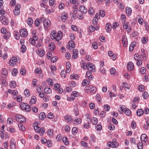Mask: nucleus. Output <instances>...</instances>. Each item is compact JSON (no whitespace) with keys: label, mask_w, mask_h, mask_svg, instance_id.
Instances as JSON below:
<instances>
[{"label":"nucleus","mask_w":149,"mask_h":149,"mask_svg":"<svg viewBox=\"0 0 149 149\" xmlns=\"http://www.w3.org/2000/svg\"><path fill=\"white\" fill-rule=\"evenodd\" d=\"M107 144L108 146L111 148H116L118 146V143L116 142H109Z\"/></svg>","instance_id":"obj_7"},{"label":"nucleus","mask_w":149,"mask_h":149,"mask_svg":"<svg viewBox=\"0 0 149 149\" xmlns=\"http://www.w3.org/2000/svg\"><path fill=\"white\" fill-rule=\"evenodd\" d=\"M69 85L70 86L74 87L76 86V84L73 81H71L69 82Z\"/></svg>","instance_id":"obj_41"},{"label":"nucleus","mask_w":149,"mask_h":149,"mask_svg":"<svg viewBox=\"0 0 149 149\" xmlns=\"http://www.w3.org/2000/svg\"><path fill=\"white\" fill-rule=\"evenodd\" d=\"M92 123L94 125H95L97 124L98 121L97 118L95 117H93L91 120V121Z\"/></svg>","instance_id":"obj_28"},{"label":"nucleus","mask_w":149,"mask_h":149,"mask_svg":"<svg viewBox=\"0 0 149 149\" xmlns=\"http://www.w3.org/2000/svg\"><path fill=\"white\" fill-rule=\"evenodd\" d=\"M143 98L145 99L147 98L148 97V95L147 92H144L142 94Z\"/></svg>","instance_id":"obj_44"},{"label":"nucleus","mask_w":149,"mask_h":149,"mask_svg":"<svg viewBox=\"0 0 149 149\" xmlns=\"http://www.w3.org/2000/svg\"><path fill=\"white\" fill-rule=\"evenodd\" d=\"M142 42L143 44H146L148 41V39L146 37H143L141 38Z\"/></svg>","instance_id":"obj_34"},{"label":"nucleus","mask_w":149,"mask_h":149,"mask_svg":"<svg viewBox=\"0 0 149 149\" xmlns=\"http://www.w3.org/2000/svg\"><path fill=\"white\" fill-rule=\"evenodd\" d=\"M127 66L128 69L130 70H131L134 68V65L131 61L128 63Z\"/></svg>","instance_id":"obj_15"},{"label":"nucleus","mask_w":149,"mask_h":149,"mask_svg":"<svg viewBox=\"0 0 149 149\" xmlns=\"http://www.w3.org/2000/svg\"><path fill=\"white\" fill-rule=\"evenodd\" d=\"M91 88L89 91H87V93H90L91 94H93L95 93L96 91V89L95 87L93 86H91Z\"/></svg>","instance_id":"obj_13"},{"label":"nucleus","mask_w":149,"mask_h":149,"mask_svg":"<svg viewBox=\"0 0 149 149\" xmlns=\"http://www.w3.org/2000/svg\"><path fill=\"white\" fill-rule=\"evenodd\" d=\"M80 10L79 11H80L81 12L83 13H86L87 12V8L84 6H81L79 7Z\"/></svg>","instance_id":"obj_12"},{"label":"nucleus","mask_w":149,"mask_h":149,"mask_svg":"<svg viewBox=\"0 0 149 149\" xmlns=\"http://www.w3.org/2000/svg\"><path fill=\"white\" fill-rule=\"evenodd\" d=\"M24 94L26 96H29L30 95V92L28 89L25 90L24 92Z\"/></svg>","instance_id":"obj_48"},{"label":"nucleus","mask_w":149,"mask_h":149,"mask_svg":"<svg viewBox=\"0 0 149 149\" xmlns=\"http://www.w3.org/2000/svg\"><path fill=\"white\" fill-rule=\"evenodd\" d=\"M34 129L36 131L40 134V135L42 136L43 135L45 132V130L44 128H41L38 126L37 124H34L33 125Z\"/></svg>","instance_id":"obj_1"},{"label":"nucleus","mask_w":149,"mask_h":149,"mask_svg":"<svg viewBox=\"0 0 149 149\" xmlns=\"http://www.w3.org/2000/svg\"><path fill=\"white\" fill-rule=\"evenodd\" d=\"M17 70L16 68H14L13 70V71L12 72V74L13 75V76H16L17 74Z\"/></svg>","instance_id":"obj_47"},{"label":"nucleus","mask_w":149,"mask_h":149,"mask_svg":"<svg viewBox=\"0 0 149 149\" xmlns=\"http://www.w3.org/2000/svg\"><path fill=\"white\" fill-rule=\"evenodd\" d=\"M69 45L70 47L72 48H74L75 47V45L73 42L72 40H70L69 42Z\"/></svg>","instance_id":"obj_45"},{"label":"nucleus","mask_w":149,"mask_h":149,"mask_svg":"<svg viewBox=\"0 0 149 149\" xmlns=\"http://www.w3.org/2000/svg\"><path fill=\"white\" fill-rule=\"evenodd\" d=\"M98 18H94V19H93L92 21L93 24L94 25L97 24V23L98 22Z\"/></svg>","instance_id":"obj_51"},{"label":"nucleus","mask_w":149,"mask_h":149,"mask_svg":"<svg viewBox=\"0 0 149 149\" xmlns=\"http://www.w3.org/2000/svg\"><path fill=\"white\" fill-rule=\"evenodd\" d=\"M68 14L65 12L63 13L61 16V18L62 21L63 22H65L66 20L68 19Z\"/></svg>","instance_id":"obj_11"},{"label":"nucleus","mask_w":149,"mask_h":149,"mask_svg":"<svg viewBox=\"0 0 149 149\" xmlns=\"http://www.w3.org/2000/svg\"><path fill=\"white\" fill-rule=\"evenodd\" d=\"M27 23L29 25H31L33 23V21L31 17L27 19Z\"/></svg>","instance_id":"obj_31"},{"label":"nucleus","mask_w":149,"mask_h":149,"mask_svg":"<svg viewBox=\"0 0 149 149\" xmlns=\"http://www.w3.org/2000/svg\"><path fill=\"white\" fill-rule=\"evenodd\" d=\"M44 91H45V93L46 94L50 93L52 92L51 89L49 87H46Z\"/></svg>","instance_id":"obj_24"},{"label":"nucleus","mask_w":149,"mask_h":149,"mask_svg":"<svg viewBox=\"0 0 149 149\" xmlns=\"http://www.w3.org/2000/svg\"><path fill=\"white\" fill-rule=\"evenodd\" d=\"M148 136L147 135L144 134H142L141 136L140 139L142 141L144 142V143H146V142L147 140Z\"/></svg>","instance_id":"obj_10"},{"label":"nucleus","mask_w":149,"mask_h":149,"mask_svg":"<svg viewBox=\"0 0 149 149\" xmlns=\"http://www.w3.org/2000/svg\"><path fill=\"white\" fill-rule=\"evenodd\" d=\"M89 29L91 32H93L95 30V27L91 25L89 26Z\"/></svg>","instance_id":"obj_59"},{"label":"nucleus","mask_w":149,"mask_h":149,"mask_svg":"<svg viewBox=\"0 0 149 149\" xmlns=\"http://www.w3.org/2000/svg\"><path fill=\"white\" fill-rule=\"evenodd\" d=\"M126 12L127 15L129 16L132 13V10L131 8L129 7H127L126 8Z\"/></svg>","instance_id":"obj_19"},{"label":"nucleus","mask_w":149,"mask_h":149,"mask_svg":"<svg viewBox=\"0 0 149 149\" xmlns=\"http://www.w3.org/2000/svg\"><path fill=\"white\" fill-rule=\"evenodd\" d=\"M50 36L52 40H55L56 36V32H53L51 33Z\"/></svg>","instance_id":"obj_32"},{"label":"nucleus","mask_w":149,"mask_h":149,"mask_svg":"<svg viewBox=\"0 0 149 149\" xmlns=\"http://www.w3.org/2000/svg\"><path fill=\"white\" fill-rule=\"evenodd\" d=\"M37 53L40 56L42 57L45 54V51L42 49H38Z\"/></svg>","instance_id":"obj_18"},{"label":"nucleus","mask_w":149,"mask_h":149,"mask_svg":"<svg viewBox=\"0 0 149 149\" xmlns=\"http://www.w3.org/2000/svg\"><path fill=\"white\" fill-rule=\"evenodd\" d=\"M78 10V9L76 10H73L74 14H73V15H72V16L74 19H76V18H77V17H78V14H77L76 12H77Z\"/></svg>","instance_id":"obj_35"},{"label":"nucleus","mask_w":149,"mask_h":149,"mask_svg":"<svg viewBox=\"0 0 149 149\" xmlns=\"http://www.w3.org/2000/svg\"><path fill=\"white\" fill-rule=\"evenodd\" d=\"M112 26L110 23H107L106 25L105 29L107 32H109L111 30Z\"/></svg>","instance_id":"obj_17"},{"label":"nucleus","mask_w":149,"mask_h":149,"mask_svg":"<svg viewBox=\"0 0 149 149\" xmlns=\"http://www.w3.org/2000/svg\"><path fill=\"white\" fill-rule=\"evenodd\" d=\"M46 117V115L44 112H41L40 114V118L42 120H43Z\"/></svg>","instance_id":"obj_33"},{"label":"nucleus","mask_w":149,"mask_h":149,"mask_svg":"<svg viewBox=\"0 0 149 149\" xmlns=\"http://www.w3.org/2000/svg\"><path fill=\"white\" fill-rule=\"evenodd\" d=\"M26 106H25L24 110L26 111L29 112L31 110V108L30 107L29 105H28L27 103L26 104Z\"/></svg>","instance_id":"obj_54"},{"label":"nucleus","mask_w":149,"mask_h":149,"mask_svg":"<svg viewBox=\"0 0 149 149\" xmlns=\"http://www.w3.org/2000/svg\"><path fill=\"white\" fill-rule=\"evenodd\" d=\"M16 120L18 122L23 123L25 122L26 121L25 118L21 115H17L16 117Z\"/></svg>","instance_id":"obj_2"},{"label":"nucleus","mask_w":149,"mask_h":149,"mask_svg":"<svg viewBox=\"0 0 149 149\" xmlns=\"http://www.w3.org/2000/svg\"><path fill=\"white\" fill-rule=\"evenodd\" d=\"M51 25V22L49 19H45L43 22V25L45 28H47L50 26Z\"/></svg>","instance_id":"obj_3"},{"label":"nucleus","mask_w":149,"mask_h":149,"mask_svg":"<svg viewBox=\"0 0 149 149\" xmlns=\"http://www.w3.org/2000/svg\"><path fill=\"white\" fill-rule=\"evenodd\" d=\"M90 82L87 79H84L82 83V84L84 86H85L89 84Z\"/></svg>","instance_id":"obj_38"},{"label":"nucleus","mask_w":149,"mask_h":149,"mask_svg":"<svg viewBox=\"0 0 149 149\" xmlns=\"http://www.w3.org/2000/svg\"><path fill=\"white\" fill-rule=\"evenodd\" d=\"M99 13L100 14V15L101 17H103L105 16V13L104 11L102 10H100L99 11Z\"/></svg>","instance_id":"obj_50"},{"label":"nucleus","mask_w":149,"mask_h":149,"mask_svg":"<svg viewBox=\"0 0 149 149\" xmlns=\"http://www.w3.org/2000/svg\"><path fill=\"white\" fill-rule=\"evenodd\" d=\"M66 73L65 71L64 70H62L61 73V77L63 78H64L65 77V74Z\"/></svg>","instance_id":"obj_56"},{"label":"nucleus","mask_w":149,"mask_h":149,"mask_svg":"<svg viewBox=\"0 0 149 149\" xmlns=\"http://www.w3.org/2000/svg\"><path fill=\"white\" fill-rule=\"evenodd\" d=\"M108 55L109 56L112 57L113 59H115L116 58V56L115 54H113V52L111 51H109L108 52Z\"/></svg>","instance_id":"obj_16"},{"label":"nucleus","mask_w":149,"mask_h":149,"mask_svg":"<svg viewBox=\"0 0 149 149\" xmlns=\"http://www.w3.org/2000/svg\"><path fill=\"white\" fill-rule=\"evenodd\" d=\"M2 71V74H3L5 76H7V72L6 69L5 68L3 69Z\"/></svg>","instance_id":"obj_64"},{"label":"nucleus","mask_w":149,"mask_h":149,"mask_svg":"<svg viewBox=\"0 0 149 149\" xmlns=\"http://www.w3.org/2000/svg\"><path fill=\"white\" fill-rule=\"evenodd\" d=\"M5 34L4 36V38L6 39H8L9 38L10 36V32L7 31L5 33Z\"/></svg>","instance_id":"obj_26"},{"label":"nucleus","mask_w":149,"mask_h":149,"mask_svg":"<svg viewBox=\"0 0 149 149\" xmlns=\"http://www.w3.org/2000/svg\"><path fill=\"white\" fill-rule=\"evenodd\" d=\"M63 142L66 145H68L69 144V142L68 141L67 138L66 137H63Z\"/></svg>","instance_id":"obj_46"},{"label":"nucleus","mask_w":149,"mask_h":149,"mask_svg":"<svg viewBox=\"0 0 149 149\" xmlns=\"http://www.w3.org/2000/svg\"><path fill=\"white\" fill-rule=\"evenodd\" d=\"M119 25V24L118 22H114L112 26V28L113 29H116V27L118 26Z\"/></svg>","instance_id":"obj_63"},{"label":"nucleus","mask_w":149,"mask_h":149,"mask_svg":"<svg viewBox=\"0 0 149 149\" xmlns=\"http://www.w3.org/2000/svg\"><path fill=\"white\" fill-rule=\"evenodd\" d=\"M70 77L72 79H76L78 78V75L76 74H72L70 75Z\"/></svg>","instance_id":"obj_42"},{"label":"nucleus","mask_w":149,"mask_h":149,"mask_svg":"<svg viewBox=\"0 0 149 149\" xmlns=\"http://www.w3.org/2000/svg\"><path fill=\"white\" fill-rule=\"evenodd\" d=\"M143 112L144 111L142 109H139L136 112L137 115L139 116H141L143 114Z\"/></svg>","instance_id":"obj_21"},{"label":"nucleus","mask_w":149,"mask_h":149,"mask_svg":"<svg viewBox=\"0 0 149 149\" xmlns=\"http://www.w3.org/2000/svg\"><path fill=\"white\" fill-rule=\"evenodd\" d=\"M125 107H123L122 106H120V109L119 111L120 113H123L124 111V110H125L126 109V108H125Z\"/></svg>","instance_id":"obj_52"},{"label":"nucleus","mask_w":149,"mask_h":149,"mask_svg":"<svg viewBox=\"0 0 149 149\" xmlns=\"http://www.w3.org/2000/svg\"><path fill=\"white\" fill-rule=\"evenodd\" d=\"M106 115V113L104 111H102L100 113V116L102 118H103Z\"/></svg>","instance_id":"obj_58"},{"label":"nucleus","mask_w":149,"mask_h":149,"mask_svg":"<svg viewBox=\"0 0 149 149\" xmlns=\"http://www.w3.org/2000/svg\"><path fill=\"white\" fill-rule=\"evenodd\" d=\"M125 113L127 116H130L131 115V111L129 109H127L126 108V109L124 110Z\"/></svg>","instance_id":"obj_29"},{"label":"nucleus","mask_w":149,"mask_h":149,"mask_svg":"<svg viewBox=\"0 0 149 149\" xmlns=\"http://www.w3.org/2000/svg\"><path fill=\"white\" fill-rule=\"evenodd\" d=\"M10 86L12 88H15L16 85V83L15 81H12L10 83Z\"/></svg>","instance_id":"obj_27"},{"label":"nucleus","mask_w":149,"mask_h":149,"mask_svg":"<svg viewBox=\"0 0 149 149\" xmlns=\"http://www.w3.org/2000/svg\"><path fill=\"white\" fill-rule=\"evenodd\" d=\"M18 126L19 129L22 131H24L25 130V127L23 125L22 123H19Z\"/></svg>","instance_id":"obj_40"},{"label":"nucleus","mask_w":149,"mask_h":149,"mask_svg":"<svg viewBox=\"0 0 149 149\" xmlns=\"http://www.w3.org/2000/svg\"><path fill=\"white\" fill-rule=\"evenodd\" d=\"M73 55L72 57L74 59L77 58L78 56V50L76 49H74L73 51Z\"/></svg>","instance_id":"obj_14"},{"label":"nucleus","mask_w":149,"mask_h":149,"mask_svg":"<svg viewBox=\"0 0 149 149\" xmlns=\"http://www.w3.org/2000/svg\"><path fill=\"white\" fill-rule=\"evenodd\" d=\"M26 103H24L23 102L21 103L20 104V107L23 110H24L25 106H26Z\"/></svg>","instance_id":"obj_57"},{"label":"nucleus","mask_w":149,"mask_h":149,"mask_svg":"<svg viewBox=\"0 0 149 149\" xmlns=\"http://www.w3.org/2000/svg\"><path fill=\"white\" fill-rule=\"evenodd\" d=\"M17 61V58L15 57H13L9 61V64L11 66L15 65Z\"/></svg>","instance_id":"obj_6"},{"label":"nucleus","mask_w":149,"mask_h":149,"mask_svg":"<svg viewBox=\"0 0 149 149\" xmlns=\"http://www.w3.org/2000/svg\"><path fill=\"white\" fill-rule=\"evenodd\" d=\"M21 36L23 37H25L28 35V33L26 29L24 28L21 29L19 32Z\"/></svg>","instance_id":"obj_4"},{"label":"nucleus","mask_w":149,"mask_h":149,"mask_svg":"<svg viewBox=\"0 0 149 149\" xmlns=\"http://www.w3.org/2000/svg\"><path fill=\"white\" fill-rule=\"evenodd\" d=\"M81 65H83V66H81V67H82L84 69H86L87 68V63L86 65L85 62L84 61H82L81 62Z\"/></svg>","instance_id":"obj_25"},{"label":"nucleus","mask_w":149,"mask_h":149,"mask_svg":"<svg viewBox=\"0 0 149 149\" xmlns=\"http://www.w3.org/2000/svg\"><path fill=\"white\" fill-rule=\"evenodd\" d=\"M36 102V97L35 96H32L31 98L30 103L31 104H33Z\"/></svg>","instance_id":"obj_30"},{"label":"nucleus","mask_w":149,"mask_h":149,"mask_svg":"<svg viewBox=\"0 0 149 149\" xmlns=\"http://www.w3.org/2000/svg\"><path fill=\"white\" fill-rule=\"evenodd\" d=\"M34 31L32 32V33L33 34V40L35 41H37L38 40V37L36 36L34 34Z\"/></svg>","instance_id":"obj_53"},{"label":"nucleus","mask_w":149,"mask_h":149,"mask_svg":"<svg viewBox=\"0 0 149 149\" xmlns=\"http://www.w3.org/2000/svg\"><path fill=\"white\" fill-rule=\"evenodd\" d=\"M139 90L141 91H143L145 90L144 86L143 85H140L139 86Z\"/></svg>","instance_id":"obj_62"},{"label":"nucleus","mask_w":149,"mask_h":149,"mask_svg":"<svg viewBox=\"0 0 149 149\" xmlns=\"http://www.w3.org/2000/svg\"><path fill=\"white\" fill-rule=\"evenodd\" d=\"M67 121V122H70L72 120V118L70 116L68 115H66L64 118Z\"/></svg>","instance_id":"obj_39"},{"label":"nucleus","mask_w":149,"mask_h":149,"mask_svg":"<svg viewBox=\"0 0 149 149\" xmlns=\"http://www.w3.org/2000/svg\"><path fill=\"white\" fill-rule=\"evenodd\" d=\"M47 81L49 86H52L53 85V83L52 79L49 78L47 79Z\"/></svg>","instance_id":"obj_49"},{"label":"nucleus","mask_w":149,"mask_h":149,"mask_svg":"<svg viewBox=\"0 0 149 149\" xmlns=\"http://www.w3.org/2000/svg\"><path fill=\"white\" fill-rule=\"evenodd\" d=\"M135 42H133L131 44L129 50L130 52L132 51L134 49V47L135 46Z\"/></svg>","instance_id":"obj_23"},{"label":"nucleus","mask_w":149,"mask_h":149,"mask_svg":"<svg viewBox=\"0 0 149 149\" xmlns=\"http://www.w3.org/2000/svg\"><path fill=\"white\" fill-rule=\"evenodd\" d=\"M90 127V125L88 122L85 123L84 125V127L85 128H89Z\"/></svg>","instance_id":"obj_60"},{"label":"nucleus","mask_w":149,"mask_h":149,"mask_svg":"<svg viewBox=\"0 0 149 149\" xmlns=\"http://www.w3.org/2000/svg\"><path fill=\"white\" fill-rule=\"evenodd\" d=\"M0 19L1 22L3 24H7L8 23V21L7 18L4 16L0 17Z\"/></svg>","instance_id":"obj_9"},{"label":"nucleus","mask_w":149,"mask_h":149,"mask_svg":"<svg viewBox=\"0 0 149 149\" xmlns=\"http://www.w3.org/2000/svg\"><path fill=\"white\" fill-rule=\"evenodd\" d=\"M10 147L11 149H16V143L13 139H11L10 140Z\"/></svg>","instance_id":"obj_8"},{"label":"nucleus","mask_w":149,"mask_h":149,"mask_svg":"<svg viewBox=\"0 0 149 149\" xmlns=\"http://www.w3.org/2000/svg\"><path fill=\"white\" fill-rule=\"evenodd\" d=\"M21 49L22 50L21 51L22 52V53H24L26 51V47L24 45H22L21 46Z\"/></svg>","instance_id":"obj_43"},{"label":"nucleus","mask_w":149,"mask_h":149,"mask_svg":"<svg viewBox=\"0 0 149 149\" xmlns=\"http://www.w3.org/2000/svg\"><path fill=\"white\" fill-rule=\"evenodd\" d=\"M87 69L90 70L94 72L95 71V66L93 63L89 62L87 63Z\"/></svg>","instance_id":"obj_5"},{"label":"nucleus","mask_w":149,"mask_h":149,"mask_svg":"<svg viewBox=\"0 0 149 149\" xmlns=\"http://www.w3.org/2000/svg\"><path fill=\"white\" fill-rule=\"evenodd\" d=\"M81 122V119L80 118H78L75 119L73 122L74 124L77 125L80 124Z\"/></svg>","instance_id":"obj_22"},{"label":"nucleus","mask_w":149,"mask_h":149,"mask_svg":"<svg viewBox=\"0 0 149 149\" xmlns=\"http://www.w3.org/2000/svg\"><path fill=\"white\" fill-rule=\"evenodd\" d=\"M143 143L142 142H139L137 145L138 149H142L143 148Z\"/></svg>","instance_id":"obj_37"},{"label":"nucleus","mask_w":149,"mask_h":149,"mask_svg":"<svg viewBox=\"0 0 149 149\" xmlns=\"http://www.w3.org/2000/svg\"><path fill=\"white\" fill-rule=\"evenodd\" d=\"M49 49L52 51L54 50L55 47V46L54 45V43L53 42H50L49 46Z\"/></svg>","instance_id":"obj_20"},{"label":"nucleus","mask_w":149,"mask_h":149,"mask_svg":"<svg viewBox=\"0 0 149 149\" xmlns=\"http://www.w3.org/2000/svg\"><path fill=\"white\" fill-rule=\"evenodd\" d=\"M102 126L99 124H97L95 126V129L97 130H100L102 129Z\"/></svg>","instance_id":"obj_61"},{"label":"nucleus","mask_w":149,"mask_h":149,"mask_svg":"<svg viewBox=\"0 0 149 149\" xmlns=\"http://www.w3.org/2000/svg\"><path fill=\"white\" fill-rule=\"evenodd\" d=\"M72 134L74 135H75L78 132L77 128L75 127H73L72 129Z\"/></svg>","instance_id":"obj_36"},{"label":"nucleus","mask_w":149,"mask_h":149,"mask_svg":"<svg viewBox=\"0 0 149 149\" xmlns=\"http://www.w3.org/2000/svg\"><path fill=\"white\" fill-rule=\"evenodd\" d=\"M88 13L91 15H93L94 14L93 9L92 8H89L88 11Z\"/></svg>","instance_id":"obj_55"}]
</instances>
